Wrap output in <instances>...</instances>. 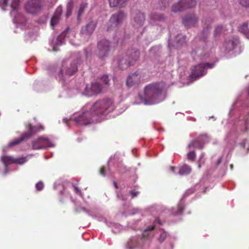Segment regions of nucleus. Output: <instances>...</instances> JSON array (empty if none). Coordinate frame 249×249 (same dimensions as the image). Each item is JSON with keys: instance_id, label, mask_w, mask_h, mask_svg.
<instances>
[{"instance_id": "nucleus-4", "label": "nucleus", "mask_w": 249, "mask_h": 249, "mask_svg": "<svg viewBox=\"0 0 249 249\" xmlns=\"http://www.w3.org/2000/svg\"><path fill=\"white\" fill-rule=\"evenodd\" d=\"M20 0H12L11 4H9L8 0H0V7L3 11L11 9V15L13 17V21L16 28L21 30L29 28L27 19L24 16L19 12L18 8Z\"/></svg>"}, {"instance_id": "nucleus-8", "label": "nucleus", "mask_w": 249, "mask_h": 249, "mask_svg": "<svg viewBox=\"0 0 249 249\" xmlns=\"http://www.w3.org/2000/svg\"><path fill=\"white\" fill-rule=\"evenodd\" d=\"M74 31L71 30L69 27H67L59 36L51 40L50 45L53 51H57V48L64 43L67 39L69 40L70 43L72 45L78 46V43H74L72 41V37H74Z\"/></svg>"}, {"instance_id": "nucleus-24", "label": "nucleus", "mask_w": 249, "mask_h": 249, "mask_svg": "<svg viewBox=\"0 0 249 249\" xmlns=\"http://www.w3.org/2000/svg\"><path fill=\"white\" fill-rule=\"evenodd\" d=\"M195 190L194 188H191L189 189H188L185 192L183 197L181 199L179 203L178 204L177 208L174 209L172 210V214L174 215H180L182 213L183 210L184 209L185 205V201L184 197L186 196H188L193 193Z\"/></svg>"}, {"instance_id": "nucleus-57", "label": "nucleus", "mask_w": 249, "mask_h": 249, "mask_svg": "<svg viewBox=\"0 0 249 249\" xmlns=\"http://www.w3.org/2000/svg\"><path fill=\"white\" fill-rule=\"evenodd\" d=\"M155 223H158L159 225H161L162 223L159 218H157L155 219Z\"/></svg>"}, {"instance_id": "nucleus-7", "label": "nucleus", "mask_w": 249, "mask_h": 249, "mask_svg": "<svg viewBox=\"0 0 249 249\" xmlns=\"http://www.w3.org/2000/svg\"><path fill=\"white\" fill-rule=\"evenodd\" d=\"M140 52L136 49L128 50L124 54L119 55L117 59L120 69L123 70L127 68L139 57Z\"/></svg>"}, {"instance_id": "nucleus-36", "label": "nucleus", "mask_w": 249, "mask_h": 249, "mask_svg": "<svg viewBox=\"0 0 249 249\" xmlns=\"http://www.w3.org/2000/svg\"><path fill=\"white\" fill-rule=\"evenodd\" d=\"M191 172V167L187 164H184L181 166L179 169L178 173L181 176L187 175Z\"/></svg>"}, {"instance_id": "nucleus-56", "label": "nucleus", "mask_w": 249, "mask_h": 249, "mask_svg": "<svg viewBox=\"0 0 249 249\" xmlns=\"http://www.w3.org/2000/svg\"><path fill=\"white\" fill-rule=\"evenodd\" d=\"M174 248V244L172 242H170V245L167 249H173Z\"/></svg>"}, {"instance_id": "nucleus-42", "label": "nucleus", "mask_w": 249, "mask_h": 249, "mask_svg": "<svg viewBox=\"0 0 249 249\" xmlns=\"http://www.w3.org/2000/svg\"><path fill=\"white\" fill-rule=\"evenodd\" d=\"M196 153L194 151H190L187 154V158L191 161H194L196 158Z\"/></svg>"}, {"instance_id": "nucleus-60", "label": "nucleus", "mask_w": 249, "mask_h": 249, "mask_svg": "<svg viewBox=\"0 0 249 249\" xmlns=\"http://www.w3.org/2000/svg\"><path fill=\"white\" fill-rule=\"evenodd\" d=\"M60 194H63V193H64L63 191V190H61L60 191Z\"/></svg>"}, {"instance_id": "nucleus-51", "label": "nucleus", "mask_w": 249, "mask_h": 249, "mask_svg": "<svg viewBox=\"0 0 249 249\" xmlns=\"http://www.w3.org/2000/svg\"><path fill=\"white\" fill-rule=\"evenodd\" d=\"M139 212L140 211L138 209H134L132 210V212L130 213V214L132 215L136 213H139Z\"/></svg>"}, {"instance_id": "nucleus-18", "label": "nucleus", "mask_w": 249, "mask_h": 249, "mask_svg": "<svg viewBox=\"0 0 249 249\" xmlns=\"http://www.w3.org/2000/svg\"><path fill=\"white\" fill-rule=\"evenodd\" d=\"M196 4V0H181L173 5L172 11L177 12L194 7Z\"/></svg>"}, {"instance_id": "nucleus-34", "label": "nucleus", "mask_w": 249, "mask_h": 249, "mask_svg": "<svg viewBox=\"0 0 249 249\" xmlns=\"http://www.w3.org/2000/svg\"><path fill=\"white\" fill-rule=\"evenodd\" d=\"M161 51V47L160 45L155 46L152 47L150 50V54L151 56L156 58L160 55Z\"/></svg>"}, {"instance_id": "nucleus-19", "label": "nucleus", "mask_w": 249, "mask_h": 249, "mask_svg": "<svg viewBox=\"0 0 249 249\" xmlns=\"http://www.w3.org/2000/svg\"><path fill=\"white\" fill-rule=\"evenodd\" d=\"M145 20L143 13L139 10L133 11L131 15V23L134 27L139 28L142 27Z\"/></svg>"}, {"instance_id": "nucleus-32", "label": "nucleus", "mask_w": 249, "mask_h": 249, "mask_svg": "<svg viewBox=\"0 0 249 249\" xmlns=\"http://www.w3.org/2000/svg\"><path fill=\"white\" fill-rule=\"evenodd\" d=\"M164 19L165 17L163 15L156 12L152 13L150 15V22L151 23H152L153 21H161Z\"/></svg>"}, {"instance_id": "nucleus-22", "label": "nucleus", "mask_w": 249, "mask_h": 249, "mask_svg": "<svg viewBox=\"0 0 249 249\" xmlns=\"http://www.w3.org/2000/svg\"><path fill=\"white\" fill-rule=\"evenodd\" d=\"M186 36L182 34H178L174 40H172L171 35L170 36L168 41V46L171 49L173 48H178L185 43Z\"/></svg>"}, {"instance_id": "nucleus-2", "label": "nucleus", "mask_w": 249, "mask_h": 249, "mask_svg": "<svg viewBox=\"0 0 249 249\" xmlns=\"http://www.w3.org/2000/svg\"><path fill=\"white\" fill-rule=\"evenodd\" d=\"M166 85L164 82L152 83L146 86L143 96L139 93L134 104L152 105L163 101L166 97Z\"/></svg>"}, {"instance_id": "nucleus-33", "label": "nucleus", "mask_w": 249, "mask_h": 249, "mask_svg": "<svg viewBox=\"0 0 249 249\" xmlns=\"http://www.w3.org/2000/svg\"><path fill=\"white\" fill-rule=\"evenodd\" d=\"M108 225L110 226H107V227L111 228L112 231L114 233H119L123 229L122 226L118 223L110 221Z\"/></svg>"}, {"instance_id": "nucleus-44", "label": "nucleus", "mask_w": 249, "mask_h": 249, "mask_svg": "<svg viewBox=\"0 0 249 249\" xmlns=\"http://www.w3.org/2000/svg\"><path fill=\"white\" fill-rule=\"evenodd\" d=\"M71 188H73L74 189V191L76 194L80 195L81 197H83V194H82L81 191L76 186V185L75 184L72 183L71 184Z\"/></svg>"}, {"instance_id": "nucleus-25", "label": "nucleus", "mask_w": 249, "mask_h": 249, "mask_svg": "<svg viewBox=\"0 0 249 249\" xmlns=\"http://www.w3.org/2000/svg\"><path fill=\"white\" fill-rule=\"evenodd\" d=\"M191 55L195 60L199 59L200 60H205L208 58L210 54L205 48H193Z\"/></svg>"}, {"instance_id": "nucleus-45", "label": "nucleus", "mask_w": 249, "mask_h": 249, "mask_svg": "<svg viewBox=\"0 0 249 249\" xmlns=\"http://www.w3.org/2000/svg\"><path fill=\"white\" fill-rule=\"evenodd\" d=\"M166 236H167L166 232L164 231H161L160 232V237L159 239V241L161 243L163 241H164Z\"/></svg>"}, {"instance_id": "nucleus-50", "label": "nucleus", "mask_w": 249, "mask_h": 249, "mask_svg": "<svg viewBox=\"0 0 249 249\" xmlns=\"http://www.w3.org/2000/svg\"><path fill=\"white\" fill-rule=\"evenodd\" d=\"M204 156H205L204 153H202L201 154L200 156V158H199V164L198 165V168H200V166H201L200 164H201V163L204 162V161L202 160V159L204 157Z\"/></svg>"}, {"instance_id": "nucleus-43", "label": "nucleus", "mask_w": 249, "mask_h": 249, "mask_svg": "<svg viewBox=\"0 0 249 249\" xmlns=\"http://www.w3.org/2000/svg\"><path fill=\"white\" fill-rule=\"evenodd\" d=\"M223 30V27L221 25H218L216 26L215 28L214 31V36H218L219 34H220Z\"/></svg>"}, {"instance_id": "nucleus-20", "label": "nucleus", "mask_w": 249, "mask_h": 249, "mask_svg": "<svg viewBox=\"0 0 249 249\" xmlns=\"http://www.w3.org/2000/svg\"><path fill=\"white\" fill-rule=\"evenodd\" d=\"M210 140V137L207 134L200 135L196 139L192 141L188 145V148L202 149L204 145L208 142Z\"/></svg>"}, {"instance_id": "nucleus-54", "label": "nucleus", "mask_w": 249, "mask_h": 249, "mask_svg": "<svg viewBox=\"0 0 249 249\" xmlns=\"http://www.w3.org/2000/svg\"><path fill=\"white\" fill-rule=\"evenodd\" d=\"M90 52V50L89 48H86L85 49V53L86 56V58L87 59L89 56V53Z\"/></svg>"}, {"instance_id": "nucleus-28", "label": "nucleus", "mask_w": 249, "mask_h": 249, "mask_svg": "<svg viewBox=\"0 0 249 249\" xmlns=\"http://www.w3.org/2000/svg\"><path fill=\"white\" fill-rule=\"evenodd\" d=\"M197 22V18L194 14L186 15L182 19V23L185 27L190 28L195 25Z\"/></svg>"}, {"instance_id": "nucleus-64", "label": "nucleus", "mask_w": 249, "mask_h": 249, "mask_svg": "<svg viewBox=\"0 0 249 249\" xmlns=\"http://www.w3.org/2000/svg\"><path fill=\"white\" fill-rule=\"evenodd\" d=\"M190 213H191V212H190V211H189V212H188V214H190Z\"/></svg>"}, {"instance_id": "nucleus-48", "label": "nucleus", "mask_w": 249, "mask_h": 249, "mask_svg": "<svg viewBox=\"0 0 249 249\" xmlns=\"http://www.w3.org/2000/svg\"><path fill=\"white\" fill-rule=\"evenodd\" d=\"M118 172H119L120 173H123L125 171V167L121 165H118Z\"/></svg>"}, {"instance_id": "nucleus-35", "label": "nucleus", "mask_w": 249, "mask_h": 249, "mask_svg": "<svg viewBox=\"0 0 249 249\" xmlns=\"http://www.w3.org/2000/svg\"><path fill=\"white\" fill-rule=\"evenodd\" d=\"M239 31L249 39V23H244L238 28Z\"/></svg>"}, {"instance_id": "nucleus-30", "label": "nucleus", "mask_w": 249, "mask_h": 249, "mask_svg": "<svg viewBox=\"0 0 249 249\" xmlns=\"http://www.w3.org/2000/svg\"><path fill=\"white\" fill-rule=\"evenodd\" d=\"M37 36L38 34L36 32L32 30L28 31L25 33V40L27 42H32L36 39Z\"/></svg>"}, {"instance_id": "nucleus-13", "label": "nucleus", "mask_w": 249, "mask_h": 249, "mask_svg": "<svg viewBox=\"0 0 249 249\" xmlns=\"http://www.w3.org/2000/svg\"><path fill=\"white\" fill-rule=\"evenodd\" d=\"M1 160L3 163L5 168V171L2 173L3 176H6L10 172L11 168L13 166V164L22 165L27 161L26 157L14 158L11 156H8L5 155L1 157Z\"/></svg>"}, {"instance_id": "nucleus-59", "label": "nucleus", "mask_w": 249, "mask_h": 249, "mask_svg": "<svg viewBox=\"0 0 249 249\" xmlns=\"http://www.w3.org/2000/svg\"><path fill=\"white\" fill-rule=\"evenodd\" d=\"M113 183H114V187H115V188L116 189L118 188V186L117 183L114 181Z\"/></svg>"}, {"instance_id": "nucleus-62", "label": "nucleus", "mask_w": 249, "mask_h": 249, "mask_svg": "<svg viewBox=\"0 0 249 249\" xmlns=\"http://www.w3.org/2000/svg\"><path fill=\"white\" fill-rule=\"evenodd\" d=\"M232 167H233V166H232V165H231V169H232Z\"/></svg>"}, {"instance_id": "nucleus-55", "label": "nucleus", "mask_w": 249, "mask_h": 249, "mask_svg": "<svg viewBox=\"0 0 249 249\" xmlns=\"http://www.w3.org/2000/svg\"><path fill=\"white\" fill-rule=\"evenodd\" d=\"M176 170H177V168L175 167H170V170L171 171V172L174 174H177V172H176Z\"/></svg>"}, {"instance_id": "nucleus-15", "label": "nucleus", "mask_w": 249, "mask_h": 249, "mask_svg": "<svg viewBox=\"0 0 249 249\" xmlns=\"http://www.w3.org/2000/svg\"><path fill=\"white\" fill-rule=\"evenodd\" d=\"M54 146L53 138L52 136H42L32 142L33 149H41L45 147Z\"/></svg>"}, {"instance_id": "nucleus-1", "label": "nucleus", "mask_w": 249, "mask_h": 249, "mask_svg": "<svg viewBox=\"0 0 249 249\" xmlns=\"http://www.w3.org/2000/svg\"><path fill=\"white\" fill-rule=\"evenodd\" d=\"M114 109L112 100L106 98L100 100L93 104H87L82 108V113L69 119L64 118L63 122L69 127V122H73L77 125H87L100 122Z\"/></svg>"}, {"instance_id": "nucleus-12", "label": "nucleus", "mask_w": 249, "mask_h": 249, "mask_svg": "<svg viewBox=\"0 0 249 249\" xmlns=\"http://www.w3.org/2000/svg\"><path fill=\"white\" fill-rule=\"evenodd\" d=\"M125 18V14L122 10L112 15L107 24V31H116L121 25Z\"/></svg>"}, {"instance_id": "nucleus-38", "label": "nucleus", "mask_w": 249, "mask_h": 249, "mask_svg": "<svg viewBox=\"0 0 249 249\" xmlns=\"http://www.w3.org/2000/svg\"><path fill=\"white\" fill-rule=\"evenodd\" d=\"M109 80L107 75L104 74L101 76L100 82H102V83H100L104 87V89L109 86Z\"/></svg>"}, {"instance_id": "nucleus-49", "label": "nucleus", "mask_w": 249, "mask_h": 249, "mask_svg": "<svg viewBox=\"0 0 249 249\" xmlns=\"http://www.w3.org/2000/svg\"><path fill=\"white\" fill-rule=\"evenodd\" d=\"M63 188V184H60L59 183H57V182H55L54 183L53 188L54 189H56L57 188L61 189V188Z\"/></svg>"}, {"instance_id": "nucleus-52", "label": "nucleus", "mask_w": 249, "mask_h": 249, "mask_svg": "<svg viewBox=\"0 0 249 249\" xmlns=\"http://www.w3.org/2000/svg\"><path fill=\"white\" fill-rule=\"evenodd\" d=\"M46 20V17L45 16H44L42 17L40 19H38V22L39 23H44Z\"/></svg>"}, {"instance_id": "nucleus-58", "label": "nucleus", "mask_w": 249, "mask_h": 249, "mask_svg": "<svg viewBox=\"0 0 249 249\" xmlns=\"http://www.w3.org/2000/svg\"><path fill=\"white\" fill-rule=\"evenodd\" d=\"M161 2L162 3V6H160V9H163V8H165L166 7V3L165 2H163V1H161Z\"/></svg>"}, {"instance_id": "nucleus-39", "label": "nucleus", "mask_w": 249, "mask_h": 249, "mask_svg": "<svg viewBox=\"0 0 249 249\" xmlns=\"http://www.w3.org/2000/svg\"><path fill=\"white\" fill-rule=\"evenodd\" d=\"M73 7L72 2L71 1L69 2L67 5V11L66 13V17L69 18L71 14L72 10Z\"/></svg>"}, {"instance_id": "nucleus-29", "label": "nucleus", "mask_w": 249, "mask_h": 249, "mask_svg": "<svg viewBox=\"0 0 249 249\" xmlns=\"http://www.w3.org/2000/svg\"><path fill=\"white\" fill-rule=\"evenodd\" d=\"M130 0H108L109 6L111 8L124 7Z\"/></svg>"}, {"instance_id": "nucleus-37", "label": "nucleus", "mask_w": 249, "mask_h": 249, "mask_svg": "<svg viewBox=\"0 0 249 249\" xmlns=\"http://www.w3.org/2000/svg\"><path fill=\"white\" fill-rule=\"evenodd\" d=\"M210 28V27L209 26H207L203 29V31L199 35L200 39L203 42H205L206 39L207 38L208 34L209 33Z\"/></svg>"}, {"instance_id": "nucleus-3", "label": "nucleus", "mask_w": 249, "mask_h": 249, "mask_svg": "<svg viewBox=\"0 0 249 249\" xmlns=\"http://www.w3.org/2000/svg\"><path fill=\"white\" fill-rule=\"evenodd\" d=\"M139 219L132 222L128 223V227L132 230H140L142 231V236H135L131 237L127 242L125 245V249H135L136 248L142 247L145 244L150 240L151 235L153 234V230L154 226L150 225L145 228L139 226Z\"/></svg>"}, {"instance_id": "nucleus-63", "label": "nucleus", "mask_w": 249, "mask_h": 249, "mask_svg": "<svg viewBox=\"0 0 249 249\" xmlns=\"http://www.w3.org/2000/svg\"><path fill=\"white\" fill-rule=\"evenodd\" d=\"M210 118H214V117L213 116L210 117Z\"/></svg>"}, {"instance_id": "nucleus-21", "label": "nucleus", "mask_w": 249, "mask_h": 249, "mask_svg": "<svg viewBox=\"0 0 249 249\" xmlns=\"http://www.w3.org/2000/svg\"><path fill=\"white\" fill-rule=\"evenodd\" d=\"M42 6L41 0H30L25 5L26 11L30 14L39 12Z\"/></svg>"}, {"instance_id": "nucleus-11", "label": "nucleus", "mask_w": 249, "mask_h": 249, "mask_svg": "<svg viewBox=\"0 0 249 249\" xmlns=\"http://www.w3.org/2000/svg\"><path fill=\"white\" fill-rule=\"evenodd\" d=\"M26 128H27L29 132H24L19 138H17L11 141L7 146L8 147H12L16 145L19 144L21 142L23 141L28 140L35 133L43 129V126L41 125L33 126L30 124H29L28 125H27Z\"/></svg>"}, {"instance_id": "nucleus-14", "label": "nucleus", "mask_w": 249, "mask_h": 249, "mask_svg": "<svg viewBox=\"0 0 249 249\" xmlns=\"http://www.w3.org/2000/svg\"><path fill=\"white\" fill-rule=\"evenodd\" d=\"M145 74L141 71L138 70L130 73L126 80V85L128 88H135L144 80Z\"/></svg>"}, {"instance_id": "nucleus-6", "label": "nucleus", "mask_w": 249, "mask_h": 249, "mask_svg": "<svg viewBox=\"0 0 249 249\" xmlns=\"http://www.w3.org/2000/svg\"><path fill=\"white\" fill-rule=\"evenodd\" d=\"M220 51L227 57L239 54L242 49L238 37L231 36L226 39L220 47Z\"/></svg>"}, {"instance_id": "nucleus-27", "label": "nucleus", "mask_w": 249, "mask_h": 249, "mask_svg": "<svg viewBox=\"0 0 249 249\" xmlns=\"http://www.w3.org/2000/svg\"><path fill=\"white\" fill-rule=\"evenodd\" d=\"M62 13V7L61 5H59L55 10L51 20L50 24L53 29H54V28L58 24L61 18Z\"/></svg>"}, {"instance_id": "nucleus-9", "label": "nucleus", "mask_w": 249, "mask_h": 249, "mask_svg": "<svg viewBox=\"0 0 249 249\" xmlns=\"http://www.w3.org/2000/svg\"><path fill=\"white\" fill-rule=\"evenodd\" d=\"M113 50L111 42L107 39H102L97 42L96 53L98 57L102 60H105L109 57Z\"/></svg>"}, {"instance_id": "nucleus-31", "label": "nucleus", "mask_w": 249, "mask_h": 249, "mask_svg": "<svg viewBox=\"0 0 249 249\" xmlns=\"http://www.w3.org/2000/svg\"><path fill=\"white\" fill-rule=\"evenodd\" d=\"M88 3L87 2H82L77 10L76 11L77 14V19L78 21H80L81 19V16L83 14L86 8L88 7Z\"/></svg>"}, {"instance_id": "nucleus-46", "label": "nucleus", "mask_w": 249, "mask_h": 249, "mask_svg": "<svg viewBox=\"0 0 249 249\" xmlns=\"http://www.w3.org/2000/svg\"><path fill=\"white\" fill-rule=\"evenodd\" d=\"M44 188V184L41 181H38L36 184V188L37 191H41Z\"/></svg>"}, {"instance_id": "nucleus-40", "label": "nucleus", "mask_w": 249, "mask_h": 249, "mask_svg": "<svg viewBox=\"0 0 249 249\" xmlns=\"http://www.w3.org/2000/svg\"><path fill=\"white\" fill-rule=\"evenodd\" d=\"M238 145L241 147L243 148H245L246 147L248 149V151H249V139H245L242 142L238 143ZM248 152H247L246 154H247Z\"/></svg>"}, {"instance_id": "nucleus-47", "label": "nucleus", "mask_w": 249, "mask_h": 249, "mask_svg": "<svg viewBox=\"0 0 249 249\" xmlns=\"http://www.w3.org/2000/svg\"><path fill=\"white\" fill-rule=\"evenodd\" d=\"M240 3L245 7H249V0H240Z\"/></svg>"}, {"instance_id": "nucleus-53", "label": "nucleus", "mask_w": 249, "mask_h": 249, "mask_svg": "<svg viewBox=\"0 0 249 249\" xmlns=\"http://www.w3.org/2000/svg\"><path fill=\"white\" fill-rule=\"evenodd\" d=\"M222 157H219L218 158L217 160L216 161V162L215 163L216 166H218L219 165V164L221 163V162L222 161Z\"/></svg>"}, {"instance_id": "nucleus-5", "label": "nucleus", "mask_w": 249, "mask_h": 249, "mask_svg": "<svg viewBox=\"0 0 249 249\" xmlns=\"http://www.w3.org/2000/svg\"><path fill=\"white\" fill-rule=\"evenodd\" d=\"M80 57L79 53H75L69 58L63 61L62 68L58 72L56 78L61 80L62 84L66 79L64 76L65 71L66 75L71 76L74 74L77 71V64L80 62Z\"/></svg>"}, {"instance_id": "nucleus-61", "label": "nucleus", "mask_w": 249, "mask_h": 249, "mask_svg": "<svg viewBox=\"0 0 249 249\" xmlns=\"http://www.w3.org/2000/svg\"><path fill=\"white\" fill-rule=\"evenodd\" d=\"M204 179V178H202V179L200 180V183H201L203 181V180Z\"/></svg>"}, {"instance_id": "nucleus-41", "label": "nucleus", "mask_w": 249, "mask_h": 249, "mask_svg": "<svg viewBox=\"0 0 249 249\" xmlns=\"http://www.w3.org/2000/svg\"><path fill=\"white\" fill-rule=\"evenodd\" d=\"M100 173L103 176H105L106 174H107L108 176H111L110 169L108 167H107V169L104 167H102L100 169Z\"/></svg>"}, {"instance_id": "nucleus-17", "label": "nucleus", "mask_w": 249, "mask_h": 249, "mask_svg": "<svg viewBox=\"0 0 249 249\" xmlns=\"http://www.w3.org/2000/svg\"><path fill=\"white\" fill-rule=\"evenodd\" d=\"M97 24L96 20H90L82 28L80 35L83 41H86L89 38L95 30Z\"/></svg>"}, {"instance_id": "nucleus-23", "label": "nucleus", "mask_w": 249, "mask_h": 249, "mask_svg": "<svg viewBox=\"0 0 249 249\" xmlns=\"http://www.w3.org/2000/svg\"><path fill=\"white\" fill-rule=\"evenodd\" d=\"M81 210L92 218L96 219L98 221L104 222L107 226H110L108 224L110 221L108 220L107 217L99 215L97 213L98 210L96 208H91L89 210L85 207H82Z\"/></svg>"}, {"instance_id": "nucleus-26", "label": "nucleus", "mask_w": 249, "mask_h": 249, "mask_svg": "<svg viewBox=\"0 0 249 249\" xmlns=\"http://www.w3.org/2000/svg\"><path fill=\"white\" fill-rule=\"evenodd\" d=\"M139 194V192L134 189H128L125 191L123 192L122 193H117V197L120 200H129L130 199L137 197Z\"/></svg>"}, {"instance_id": "nucleus-10", "label": "nucleus", "mask_w": 249, "mask_h": 249, "mask_svg": "<svg viewBox=\"0 0 249 249\" xmlns=\"http://www.w3.org/2000/svg\"><path fill=\"white\" fill-rule=\"evenodd\" d=\"M215 63H200L196 66L192 67L190 79L192 81L196 80L199 77L205 75L208 69H212L214 67Z\"/></svg>"}, {"instance_id": "nucleus-16", "label": "nucleus", "mask_w": 249, "mask_h": 249, "mask_svg": "<svg viewBox=\"0 0 249 249\" xmlns=\"http://www.w3.org/2000/svg\"><path fill=\"white\" fill-rule=\"evenodd\" d=\"M104 90V87L99 82H92L90 84H87L82 95L87 97L96 96Z\"/></svg>"}]
</instances>
